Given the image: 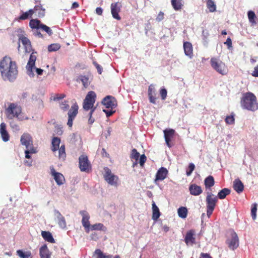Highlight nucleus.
Segmentation results:
<instances>
[{"label":"nucleus","instance_id":"obj_62","mask_svg":"<svg viewBox=\"0 0 258 258\" xmlns=\"http://www.w3.org/2000/svg\"><path fill=\"white\" fill-rule=\"evenodd\" d=\"M251 75L252 76L258 77V65L254 68V70Z\"/></svg>","mask_w":258,"mask_h":258},{"label":"nucleus","instance_id":"obj_12","mask_svg":"<svg viewBox=\"0 0 258 258\" xmlns=\"http://www.w3.org/2000/svg\"><path fill=\"white\" fill-rule=\"evenodd\" d=\"M102 104L104 105L106 108L113 109L115 108L117 103L116 99L112 96H107L102 101Z\"/></svg>","mask_w":258,"mask_h":258},{"label":"nucleus","instance_id":"obj_61","mask_svg":"<svg viewBox=\"0 0 258 258\" xmlns=\"http://www.w3.org/2000/svg\"><path fill=\"white\" fill-rule=\"evenodd\" d=\"M200 258H212V257L208 253L202 252L200 254Z\"/></svg>","mask_w":258,"mask_h":258},{"label":"nucleus","instance_id":"obj_39","mask_svg":"<svg viewBox=\"0 0 258 258\" xmlns=\"http://www.w3.org/2000/svg\"><path fill=\"white\" fill-rule=\"evenodd\" d=\"M17 254L21 258H32L30 251L24 252L22 250H18Z\"/></svg>","mask_w":258,"mask_h":258},{"label":"nucleus","instance_id":"obj_32","mask_svg":"<svg viewBox=\"0 0 258 258\" xmlns=\"http://www.w3.org/2000/svg\"><path fill=\"white\" fill-rule=\"evenodd\" d=\"M41 25V21L37 19H31L29 22V26L32 29H37L38 30L40 28V25Z\"/></svg>","mask_w":258,"mask_h":258},{"label":"nucleus","instance_id":"obj_23","mask_svg":"<svg viewBox=\"0 0 258 258\" xmlns=\"http://www.w3.org/2000/svg\"><path fill=\"white\" fill-rule=\"evenodd\" d=\"M0 133L4 142H7L9 140L10 136L6 130V124L4 122H2L0 125Z\"/></svg>","mask_w":258,"mask_h":258},{"label":"nucleus","instance_id":"obj_44","mask_svg":"<svg viewBox=\"0 0 258 258\" xmlns=\"http://www.w3.org/2000/svg\"><path fill=\"white\" fill-rule=\"evenodd\" d=\"M79 79L85 88H87L89 85L90 81L87 77L85 76H80Z\"/></svg>","mask_w":258,"mask_h":258},{"label":"nucleus","instance_id":"obj_21","mask_svg":"<svg viewBox=\"0 0 258 258\" xmlns=\"http://www.w3.org/2000/svg\"><path fill=\"white\" fill-rule=\"evenodd\" d=\"M183 49L185 54L190 58L193 56V47L191 43L188 41L184 42Z\"/></svg>","mask_w":258,"mask_h":258},{"label":"nucleus","instance_id":"obj_17","mask_svg":"<svg viewBox=\"0 0 258 258\" xmlns=\"http://www.w3.org/2000/svg\"><path fill=\"white\" fill-rule=\"evenodd\" d=\"M166 143L168 147H171L172 145L170 144L171 139L174 137L175 131L173 129H166L163 131Z\"/></svg>","mask_w":258,"mask_h":258},{"label":"nucleus","instance_id":"obj_53","mask_svg":"<svg viewBox=\"0 0 258 258\" xmlns=\"http://www.w3.org/2000/svg\"><path fill=\"white\" fill-rule=\"evenodd\" d=\"M167 90L165 88H162L160 90V94L162 100H165L167 97Z\"/></svg>","mask_w":258,"mask_h":258},{"label":"nucleus","instance_id":"obj_31","mask_svg":"<svg viewBox=\"0 0 258 258\" xmlns=\"http://www.w3.org/2000/svg\"><path fill=\"white\" fill-rule=\"evenodd\" d=\"M214 178L212 176L209 175L205 179L204 184L206 188H210L214 186Z\"/></svg>","mask_w":258,"mask_h":258},{"label":"nucleus","instance_id":"obj_29","mask_svg":"<svg viewBox=\"0 0 258 258\" xmlns=\"http://www.w3.org/2000/svg\"><path fill=\"white\" fill-rule=\"evenodd\" d=\"M60 139L58 137H53L51 142V150L53 152L56 151L59 147Z\"/></svg>","mask_w":258,"mask_h":258},{"label":"nucleus","instance_id":"obj_19","mask_svg":"<svg viewBox=\"0 0 258 258\" xmlns=\"http://www.w3.org/2000/svg\"><path fill=\"white\" fill-rule=\"evenodd\" d=\"M156 91L154 87V86L153 84L150 85L149 86L148 90V95L149 101L151 103L153 104L156 103Z\"/></svg>","mask_w":258,"mask_h":258},{"label":"nucleus","instance_id":"obj_52","mask_svg":"<svg viewBox=\"0 0 258 258\" xmlns=\"http://www.w3.org/2000/svg\"><path fill=\"white\" fill-rule=\"evenodd\" d=\"M257 205L256 204H254L253 205V207L251 208V214L252 218L253 219H255L256 218V213L257 210Z\"/></svg>","mask_w":258,"mask_h":258},{"label":"nucleus","instance_id":"obj_60","mask_svg":"<svg viewBox=\"0 0 258 258\" xmlns=\"http://www.w3.org/2000/svg\"><path fill=\"white\" fill-rule=\"evenodd\" d=\"M11 126L12 128L15 129L16 131H19L20 130L19 126L16 124L15 122H11Z\"/></svg>","mask_w":258,"mask_h":258},{"label":"nucleus","instance_id":"obj_33","mask_svg":"<svg viewBox=\"0 0 258 258\" xmlns=\"http://www.w3.org/2000/svg\"><path fill=\"white\" fill-rule=\"evenodd\" d=\"M187 209L185 207H181L177 210L178 215L180 218L185 219L187 215Z\"/></svg>","mask_w":258,"mask_h":258},{"label":"nucleus","instance_id":"obj_1","mask_svg":"<svg viewBox=\"0 0 258 258\" xmlns=\"http://www.w3.org/2000/svg\"><path fill=\"white\" fill-rule=\"evenodd\" d=\"M18 66L9 56H4L0 61V73L4 81L13 82L16 80L18 74Z\"/></svg>","mask_w":258,"mask_h":258},{"label":"nucleus","instance_id":"obj_64","mask_svg":"<svg viewBox=\"0 0 258 258\" xmlns=\"http://www.w3.org/2000/svg\"><path fill=\"white\" fill-rule=\"evenodd\" d=\"M79 7V4L78 2H74L72 5L71 9H75L78 8Z\"/></svg>","mask_w":258,"mask_h":258},{"label":"nucleus","instance_id":"obj_25","mask_svg":"<svg viewBox=\"0 0 258 258\" xmlns=\"http://www.w3.org/2000/svg\"><path fill=\"white\" fill-rule=\"evenodd\" d=\"M40 258H50V253L46 245L44 244L39 249Z\"/></svg>","mask_w":258,"mask_h":258},{"label":"nucleus","instance_id":"obj_13","mask_svg":"<svg viewBox=\"0 0 258 258\" xmlns=\"http://www.w3.org/2000/svg\"><path fill=\"white\" fill-rule=\"evenodd\" d=\"M50 174L53 177L56 183L58 185H62L65 182V178L63 175L55 171L53 166L50 167Z\"/></svg>","mask_w":258,"mask_h":258},{"label":"nucleus","instance_id":"obj_9","mask_svg":"<svg viewBox=\"0 0 258 258\" xmlns=\"http://www.w3.org/2000/svg\"><path fill=\"white\" fill-rule=\"evenodd\" d=\"M105 173L103 175L104 180L110 185L117 186L119 178L117 175L111 172V170L108 167L104 168Z\"/></svg>","mask_w":258,"mask_h":258},{"label":"nucleus","instance_id":"obj_42","mask_svg":"<svg viewBox=\"0 0 258 258\" xmlns=\"http://www.w3.org/2000/svg\"><path fill=\"white\" fill-rule=\"evenodd\" d=\"M247 15L249 21L252 25L256 24V16L255 13L253 11H250L248 12Z\"/></svg>","mask_w":258,"mask_h":258},{"label":"nucleus","instance_id":"obj_47","mask_svg":"<svg viewBox=\"0 0 258 258\" xmlns=\"http://www.w3.org/2000/svg\"><path fill=\"white\" fill-rule=\"evenodd\" d=\"M60 48L59 44L54 43L50 44L48 47V50L49 52L55 51L58 50Z\"/></svg>","mask_w":258,"mask_h":258},{"label":"nucleus","instance_id":"obj_45","mask_svg":"<svg viewBox=\"0 0 258 258\" xmlns=\"http://www.w3.org/2000/svg\"><path fill=\"white\" fill-rule=\"evenodd\" d=\"M59 107L63 111H67L70 107L68 101L64 100L59 102Z\"/></svg>","mask_w":258,"mask_h":258},{"label":"nucleus","instance_id":"obj_56","mask_svg":"<svg viewBox=\"0 0 258 258\" xmlns=\"http://www.w3.org/2000/svg\"><path fill=\"white\" fill-rule=\"evenodd\" d=\"M93 63L94 66L97 69L98 73L99 74H101L102 72V67L96 61H93Z\"/></svg>","mask_w":258,"mask_h":258},{"label":"nucleus","instance_id":"obj_24","mask_svg":"<svg viewBox=\"0 0 258 258\" xmlns=\"http://www.w3.org/2000/svg\"><path fill=\"white\" fill-rule=\"evenodd\" d=\"M233 187L238 194L242 192L244 189V185L239 179H236L233 181Z\"/></svg>","mask_w":258,"mask_h":258},{"label":"nucleus","instance_id":"obj_41","mask_svg":"<svg viewBox=\"0 0 258 258\" xmlns=\"http://www.w3.org/2000/svg\"><path fill=\"white\" fill-rule=\"evenodd\" d=\"M58 150L59 158L64 160L66 157L64 145H61Z\"/></svg>","mask_w":258,"mask_h":258},{"label":"nucleus","instance_id":"obj_34","mask_svg":"<svg viewBox=\"0 0 258 258\" xmlns=\"http://www.w3.org/2000/svg\"><path fill=\"white\" fill-rule=\"evenodd\" d=\"M231 190L230 189L227 188H224L221 189L218 193V198L220 199H224L225 198L226 196L229 195L230 194Z\"/></svg>","mask_w":258,"mask_h":258},{"label":"nucleus","instance_id":"obj_11","mask_svg":"<svg viewBox=\"0 0 258 258\" xmlns=\"http://www.w3.org/2000/svg\"><path fill=\"white\" fill-rule=\"evenodd\" d=\"M78 105L77 102H75L72 105L70 109L68 111V120L67 124L70 127L72 126L73 120L78 113Z\"/></svg>","mask_w":258,"mask_h":258},{"label":"nucleus","instance_id":"obj_40","mask_svg":"<svg viewBox=\"0 0 258 258\" xmlns=\"http://www.w3.org/2000/svg\"><path fill=\"white\" fill-rule=\"evenodd\" d=\"M34 11L33 9H30L28 11L24 13H23L20 17L19 19L20 20H26L29 17H31L32 15L34 14Z\"/></svg>","mask_w":258,"mask_h":258},{"label":"nucleus","instance_id":"obj_55","mask_svg":"<svg viewBox=\"0 0 258 258\" xmlns=\"http://www.w3.org/2000/svg\"><path fill=\"white\" fill-rule=\"evenodd\" d=\"M147 160L146 156L143 154L140 157L139 163L141 166H143Z\"/></svg>","mask_w":258,"mask_h":258},{"label":"nucleus","instance_id":"obj_18","mask_svg":"<svg viewBox=\"0 0 258 258\" xmlns=\"http://www.w3.org/2000/svg\"><path fill=\"white\" fill-rule=\"evenodd\" d=\"M195 235V231L194 230H190L187 232L184 238V242L186 245H192L196 243Z\"/></svg>","mask_w":258,"mask_h":258},{"label":"nucleus","instance_id":"obj_51","mask_svg":"<svg viewBox=\"0 0 258 258\" xmlns=\"http://www.w3.org/2000/svg\"><path fill=\"white\" fill-rule=\"evenodd\" d=\"M66 97V95L64 94H56L53 98V100L55 101L63 99Z\"/></svg>","mask_w":258,"mask_h":258},{"label":"nucleus","instance_id":"obj_16","mask_svg":"<svg viewBox=\"0 0 258 258\" xmlns=\"http://www.w3.org/2000/svg\"><path fill=\"white\" fill-rule=\"evenodd\" d=\"M21 143L24 145L26 149L33 147V140L32 137L28 133L23 134L21 137Z\"/></svg>","mask_w":258,"mask_h":258},{"label":"nucleus","instance_id":"obj_48","mask_svg":"<svg viewBox=\"0 0 258 258\" xmlns=\"http://www.w3.org/2000/svg\"><path fill=\"white\" fill-rule=\"evenodd\" d=\"M36 152V150L34 148V147H31V148L27 149L25 151V157L27 159L31 158V156L30 154H33Z\"/></svg>","mask_w":258,"mask_h":258},{"label":"nucleus","instance_id":"obj_5","mask_svg":"<svg viewBox=\"0 0 258 258\" xmlns=\"http://www.w3.org/2000/svg\"><path fill=\"white\" fill-rule=\"evenodd\" d=\"M211 66L217 72L222 75H226L228 72V69L225 63L217 58L212 57L210 60Z\"/></svg>","mask_w":258,"mask_h":258},{"label":"nucleus","instance_id":"obj_27","mask_svg":"<svg viewBox=\"0 0 258 258\" xmlns=\"http://www.w3.org/2000/svg\"><path fill=\"white\" fill-rule=\"evenodd\" d=\"M41 235L45 241L51 243H55V240L49 231H42Z\"/></svg>","mask_w":258,"mask_h":258},{"label":"nucleus","instance_id":"obj_4","mask_svg":"<svg viewBox=\"0 0 258 258\" xmlns=\"http://www.w3.org/2000/svg\"><path fill=\"white\" fill-rule=\"evenodd\" d=\"M36 52H32L29 57L28 62L26 66L27 73L30 77H33L34 73L33 70L35 69L36 73L38 75H41L43 74V70L39 68H35V64L37 58Z\"/></svg>","mask_w":258,"mask_h":258},{"label":"nucleus","instance_id":"obj_20","mask_svg":"<svg viewBox=\"0 0 258 258\" xmlns=\"http://www.w3.org/2000/svg\"><path fill=\"white\" fill-rule=\"evenodd\" d=\"M190 194L195 196H198L201 195L203 192L201 186L198 185L195 183L191 184L189 186Z\"/></svg>","mask_w":258,"mask_h":258},{"label":"nucleus","instance_id":"obj_58","mask_svg":"<svg viewBox=\"0 0 258 258\" xmlns=\"http://www.w3.org/2000/svg\"><path fill=\"white\" fill-rule=\"evenodd\" d=\"M224 44L227 45L228 48L232 47V43L231 38L230 37H228L227 39L226 42H224Z\"/></svg>","mask_w":258,"mask_h":258},{"label":"nucleus","instance_id":"obj_14","mask_svg":"<svg viewBox=\"0 0 258 258\" xmlns=\"http://www.w3.org/2000/svg\"><path fill=\"white\" fill-rule=\"evenodd\" d=\"M80 214L82 216V223L85 231L89 233L90 231V224L89 222L90 216L86 211H81Z\"/></svg>","mask_w":258,"mask_h":258},{"label":"nucleus","instance_id":"obj_35","mask_svg":"<svg viewBox=\"0 0 258 258\" xmlns=\"http://www.w3.org/2000/svg\"><path fill=\"white\" fill-rule=\"evenodd\" d=\"M94 254L96 258H112V257L111 255L104 253L100 249H96Z\"/></svg>","mask_w":258,"mask_h":258},{"label":"nucleus","instance_id":"obj_57","mask_svg":"<svg viewBox=\"0 0 258 258\" xmlns=\"http://www.w3.org/2000/svg\"><path fill=\"white\" fill-rule=\"evenodd\" d=\"M103 111L105 113L107 117H110L115 112V110H113V109H110L109 110L103 109Z\"/></svg>","mask_w":258,"mask_h":258},{"label":"nucleus","instance_id":"obj_2","mask_svg":"<svg viewBox=\"0 0 258 258\" xmlns=\"http://www.w3.org/2000/svg\"><path fill=\"white\" fill-rule=\"evenodd\" d=\"M240 105L243 109L254 112L258 109V102L255 95L248 92L242 94Z\"/></svg>","mask_w":258,"mask_h":258},{"label":"nucleus","instance_id":"obj_8","mask_svg":"<svg viewBox=\"0 0 258 258\" xmlns=\"http://www.w3.org/2000/svg\"><path fill=\"white\" fill-rule=\"evenodd\" d=\"M217 201L218 199L216 196L213 195L211 192H207L206 202L207 206V214L208 217H210L212 214Z\"/></svg>","mask_w":258,"mask_h":258},{"label":"nucleus","instance_id":"obj_59","mask_svg":"<svg viewBox=\"0 0 258 258\" xmlns=\"http://www.w3.org/2000/svg\"><path fill=\"white\" fill-rule=\"evenodd\" d=\"M93 113V110H90V112L89 113V118L88 120L89 123L90 124L93 123L94 122V119L92 118V115Z\"/></svg>","mask_w":258,"mask_h":258},{"label":"nucleus","instance_id":"obj_3","mask_svg":"<svg viewBox=\"0 0 258 258\" xmlns=\"http://www.w3.org/2000/svg\"><path fill=\"white\" fill-rule=\"evenodd\" d=\"M22 108L20 105L14 103H10L8 107L6 109V114L9 119H13L14 117L22 120L23 117L21 115Z\"/></svg>","mask_w":258,"mask_h":258},{"label":"nucleus","instance_id":"obj_49","mask_svg":"<svg viewBox=\"0 0 258 258\" xmlns=\"http://www.w3.org/2000/svg\"><path fill=\"white\" fill-rule=\"evenodd\" d=\"M43 31L46 32L49 36L51 35L52 34V30L48 27L47 26L42 24L41 25H40V28Z\"/></svg>","mask_w":258,"mask_h":258},{"label":"nucleus","instance_id":"obj_46","mask_svg":"<svg viewBox=\"0 0 258 258\" xmlns=\"http://www.w3.org/2000/svg\"><path fill=\"white\" fill-rule=\"evenodd\" d=\"M140 157V153L137 151V150L136 149H133L132 150V153L131 155V158L132 159H134L136 160V164H137V161L139 159V158Z\"/></svg>","mask_w":258,"mask_h":258},{"label":"nucleus","instance_id":"obj_10","mask_svg":"<svg viewBox=\"0 0 258 258\" xmlns=\"http://www.w3.org/2000/svg\"><path fill=\"white\" fill-rule=\"evenodd\" d=\"M79 167L81 171L89 172L91 170L92 166L86 155H82L79 158Z\"/></svg>","mask_w":258,"mask_h":258},{"label":"nucleus","instance_id":"obj_15","mask_svg":"<svg viewBox=\"0 0 258 258\" xmlns=\"http://www.w3.org/2000/svg\"><path fill=\"white\" fill-rule=\"evenodd\" d=\"M111 13L113 18L120 20L121 17L118 13L120 12L121 4L120 3L116 2L111 4Z\"/></svg>","mask_w":258,"mask_h":258},{"label":"nucleus","instance_id":"obj_38","mask_svg":"<svg viewBox=\"0 0 258 258\" xmlns=\"http://www.w3.org/2000/svg\"><path fill=\"white\" fill-rule=\"evenodd\" d=\"M56 213L57 215L59 225L62 227L64 228L66 226V222L64 218L61 215V214L58 211H56Z\"/></svg>","mask_w":258,"mask_h":258},{"label":"nucleus","instance_id":"obj_28","mask_svg":"<svg viewBox=\"0 0 258 258\" xmlns=\"http://www.w3.org/2000/svg\"><path fill=\"white\" fill-rule=\"evenodd\" d=\"M152 219L154 221L157 220V219L160 216V212L158 207L156 205L154 202H153L152 204Z\"/></svg>","mask_w":258,"mask_h":258},{"label":"nucleus","instance_id":"obj_37","mask_svg":"<svg viewBox=\"0 0 258 258\" xmlns=\"http://www.w3.org/2000/svg\"><path fill=\"white\" fill-rule=\"evenodd\" d=\"M207 7L210 12H214L216 11V6L213 0H206Z\"/></svg>","mask_w":258,"mask_h":258},{"label":"nucleus","instance_id":"obj_50","mask_svg":"<svg viewBox=\"0 0 258 258\" xmlns=\"http://www.w3.org/2000/svg\"><path fill=\"white\" fill-rule=\"evenodd\" d=\"M195 168V166L193 163H190L188 166V170H186V175L189 176Z\"/></svg>","mask_w":258,"mask_h":258},{"label":"nucleus","instance_id":"obj_6","mask_svg":"<svg viewBox=\"0 0 258 258\" xmlns=\"http://www.w3.org/2000/svg\"><path fill=\"white\" fill-rule=\"evenodd\" d=\"M226 243L229 248L234 250L236 249L239 245V238L237 233L233 230H230L228 233Z\"/></svg>","mask_w":258,"mask_h":258},{"label":"nucleus","instance_id":"obj_54","mask_svg":"<svg viewBox=\"0 0 258 258\" xmlns=\"http://www.w3.org/2000/svg\"><path fill=\"white\" fill-rule=\"evenodd\" d=\"M164 18V14L163 12L160 11L157 17L156 18V21L157 22H160L162 21Z\"/></svg>","mask_w":258,"mask_h":258},{"label":"nucleus","instance_id":"obj_30","mask_svg":"<svg viewBox=\"0 0 258 258\" xmlns=\"http://www.w3.org/2000/svg\"><path fill=\"white\" fill-rule=\"evenodd\" d=\"M171 3L175 11H180L183 6L182 0H171Z\"/></svg>","mask_w":258,"mask_h":258},{"label":"nucleus","instance_id":"obj_63","mask_svg":"<svg viewBox=\"0 0 258 258\" xmlns=\"http://www.w3.org/2000/svg\"><path fill=\"white\" fill-rule=\"evenodd\" d=\"M103 10L100 7H98L96 9V13L98 15H101L102 14Z\"/></svg>","mask_w":258,"mask_h":258},{"label":"nucleus","instance_id":"obj_36","mask_svg":"<svg viewBox=\"0 0 258 258\" xmlns=\"http://www.w3.org/2000/svg\"><path fill=\"white\" fill-rule=\"evenodd\" d=\"M106 229V227L102 223H96L92 225H90V231L100 230L104 231Z\"/></svg>","mask_w":258,"mask_h":258},{"label":"nucleus","instance_id":"obj_7","mask_svg":"<svg viewBox=\"0 0 258 258\" xmlns=\"http://www.w3.org/2000/svg\"><path fill=\"white\" fill-rule=\"evenodd\" d=\"M96 98V95L94 91H90L88 93L83 102V107L85 110H93V112L95 110L96 107L94 106V104Z\"/></svg>","mask_w":258,"mask_h":258},{"label":"nucleus","instance_id":"obj_26","mask_svg":"<svg viewBox=\"0 0 258 258\" xmlns=\"http://www.w3.org/2000/svg\"><path fill=\"white\" fill-rule=\"evenodd\" d=\"M19 41H21L26 48L27 51H29L31 49V43L30 40L25 36L21 35L19 37Z\"/></svg>","mask_w":258,"mask_h":258},{"label":"nucleus","instance_id":"obj_22","mask_svg":"<svg viewBox=\"0 0 258 258\" xmlns=\"http://www.w3.org/2000/svg\"><path fill=\"white\" fill-rule=\"evenodd\" d=\"M168 174V170L164 167H161L158 170L156 174L155 180H163L166 178Z\"/></svg>","mask_w":258,"mask_h":258},{"label":"nucleus","instance_id":"obj_43","mask_svg":"<svg viewBox=\"0 0 258 258\" xmlns=\"http://www.w3.org/2000/svg\"><path fill=\"white\" fill-rule=\"evenodd\" d=\"M225 122L228 124H233L235 122L234 115L233 113L230 115H228L225 119Z\"/></svg>","mask_w":258,"mask_h":258}]
</instances>
